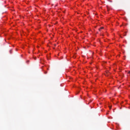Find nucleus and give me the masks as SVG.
<instances>
[{
  "label": "nucleus",
  "mask_w": 130,
  "mask_h": 130,
  "mask_svg": "<svg viewBox=\"0 0 130 130\" xmlns=\"http://www.w3.org/2000/svg\"><path fill=\"white\" fill-rule=\"evenodd\" d=\"M10 52H12V50H10Z\"/></svg>",
  "instance_id": "5"
},
{
  "label": "nucleus",
  "mask_w": 130,
  "mask_h": 130,
  "mask_svg": "<svg viewBox=\"0 0 130 130\" xmlns=\"http://www.w3.org/2000/svg\"><path fill=\"white\" fill-rule=\"evenodd\" d=\"M110 109H111V106L109 107Z\"/></svg>",
  "instance_id": "2"
},
{
  "label": "nucleus",
  "mask_w": 130,
  "mask_h": 130,
  "mask_svg": "<svg viewBox=\"0 0 130 130\" xmlns=\"http://www.w3.org/2000/svg\"><path fill=\"white\" fill-rule=\"evenodd\" d=\"M128 74H130V72H128Z\"/></svg>",
  "instance_id": "6"
},
{
  "label": "nucleus",
  "mask_w": 130,
  "mask_h": 130,
  "mask_svg": "<svg viewBox=\"0 0 130 130\" xmlns=\"http://www.w3.org/2000/svg\"><path fill=\"white\" fill-rule=\"evenodd\" d=\"M104 28V27H101L100 29H99V31H100V30L101 29H103Z\"/></svg>",
  "instance_id": "1"
},
{
  "label": "nucleus",
  "mask_w": 130,
  "mask_h": 130,
  "mask_svg": "<svg viewBox=\"0 0 130 130\" xmlns=\"http://www.w3.org/2000/svg\"><path fill=\"white\" fill-rule=\"evenodd\" d=\"M45 74H47V72H45Z\"/></svg>",
  "instance_id": "3"
},
{
  "label": "nucleus",
  "mask_w": 130,
  "mask_h": 130,
  "mask_svg": "<svg viewBox=\"0 0 130 130\" xmlns=\"http://www.w3.org/2000/svg\"><path fill=\"white\" fill-rule=\"evenodd\" d=\"M10 52H12V50H10Z\"/></svg>",
  "instance_id": "4"
}]
</instances>
